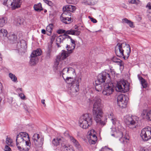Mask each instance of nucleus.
Listing matches in <instances>:
<instances>
[{
  "label": "nucleus",
  "instance_id": "obj_1",
  "mask_svg": "<svg viewBox=\"0 0 151 151\" xmlns=\"http://www.w3.org/2000/svg\"><path fill=\"white\" fill-rule=\"evenodd\" d=\"M101 100L99 97L96 96L93 99V114L96 122L101 126H103L106 125L107 122L106 117L108 116L111 120L114 119V114L111 110L106 112L105 114L106 117H103V112L101 109Z\"/></svg>",
  "mask_w": 151,
  "mask_h": 151
},
{
  "label": "nucleus",
  "instance_id": "obj_2",
  "mask_svg": "<svg viewBox=\"0 0 151 151\" xmlns=\"http://www.w3.org/2000/svg\"><path fill=\"white\" fill-rule=\"evenodd\" d=\"M75 75V70L72 68H65L62 71V76L64 79L68 84H71L70 87V92L73 95H75L79 91V83L82 79L81 76L79 75L76 77L74 81H70L69 79H72V77Z\"/></svg>",
  "mask_w": 151,
  "mask_h": 151
},
{
  "label": "nucleus",
  "instance_id": "obj_3",
  "mask_svg": "<svg viewBox=\"0 0 151 151\" xmlns=\"http://www.w3.org/2000/svg\"><path fill=\"white\" fill-rule=\"evenodd\" d=\"M115 50L116 55L120 57H123L125 60L129 57L131 52L129 45L125 42L118 43L115 46Z\"/></svg>",
  "mask_w": 151,
  "mask_h": 151
},
{
  "label": "nucleus",
  "instance_id": "obj_4",
  "mask_svg": "<svg viewBox=\"0 0 151 151\" xmlns=\"http://www.w3.org/2000/svg\"><path fill=\"white\" fill-rule=\"evenodd\" d=\"M93 120L91 115L85 114L81 116L79 120L80 126L83 129L88 128L92 124Z\"/></svg>",
  "mask_w": 151,
  "mask_h": 151
},
{
  "label": "nucleus",
  "instance_id": "obj_5",
  "mask_svg": "<svg viewBox=\"0 0 151 151\" xmlns=\"http://www.w3.org/2000/svg\"><path fill=\"white\" fill-rule=\"evenodd\" d=\"M124 119L125 123L131 129L136 128L138 125L139 118L136 116L126 115L124 117Z\"/></svg>",
  "mask_w": 151,
  "mask_h": 151
},
{
  "label": "nucleus",
  "instance_id": "obj_6",
  "mask_svg": "<svg viewBox=\"0 0 151 151\" xmlns=\"http://www.w3.org/2000/svg\"><path fill=\"white\" fill-rule=\"evenodd\" d=\"M21 143H25L26 145H31L29 137L28 134L26 132H21L17 135L16 139V145Z\"/></svg>",
  "mask_w": 151,
  "mask_h": 151
},
{
  "label": "nucleus",
  "instance_id": "obj_7",
  "mask_svg": "<svg viewBox=\"0 0 151 151\" xmlns=\"http://www.w3.org/2000/svg\"><path fill=\"white\" fill-rule=\"evenodd\" d=\"M21 0H4L3 4L9 8L11 7L12 10L20 7Z\"/></svg>",
  "mask_w": 151,
  "mask_h": 151
},
{
  "label": "nucleus",
  "instance_id": "obj_8",
  "mask_svg": "<svg viewBox=\"0 0 151 151\" xmlns=\"http://www.w3.org/2000/svg\"><path fill=\"white\" fill-rule=\"evenodd\" d=\"M106 80V83L110 81V77L109 74L105 72L99 74L97 76V80L95 81L96 84H101L105 82Z\"/></svg>",
  "mask_w": 151,
  "mask_h": 151
},
{
  "label": "nucleus",
  "instance_id": "obj_9",
  "mask_svg": "<svg viewBox=\"0 0 151 151\" xmlns=\"http://www.w3.org/2000/svg\"><path fill=\"white\" fill-rule=\"evenodd\" d=\"M41 52L42 51L40 49H38L32 52L30 60V64L31 65H34L38 62V59L37 57L41 55Z\"/></svg>",
  "mask_w": 151,
  "mask_h": 151
},
{
  "label": "nucleus",
  "instance_id": "obj_10",
  "mask_svg": "<svg viewBox=\"0 0 151 151\" xmlns=\"http://www.w3.org/2000/svg\"><path fill=\"white\" fill-rule=\"evenodd\" d=\"M141 137L142 139L147 141L151 139V128L148 127L142 129L141 131Z\"/></svg>",
  "mask_w": 151,
  "mask_h": 151
},
{
  "label": "nucleus",
  "instance_id": "obj_11",
  "mask_svg": "<svg viewBox=\"0 0 151 151\" xmlns=\"http://www.w3.org/2000/svg\"><path fill=\"white\" fill-rule=\"evenodd\" d=\"M112 83L110 82L103 84L104 89L102 91L103 94L105 96H109L114 91Z\"/></svg>",
  "mask_w": 151,
  "mask_h": 151
},
{
  "label": "nucleus",
  "instance_id": "obj_12",
  "mask_svg": "<svg viewBox=\"0 0 151 151\" xmlns=\"http://www.w3.org/2000/svg\"><path fill=\"white\" fill-rule=\"evenodd\" d=\"M116 88L118 89V91L123 92H125L129 90V87L127 84L126 82L124 80H121L117 82ZM117 90V88H116Z\"/></svg>",
  "mask_w": 151,
  "mask_h": 151
},
{
  "label": "nucleus",
  "instance_id": "obj_13",
  "mask_svg": "<svg viewBox=\"0 0 151 151\" xmlns=\"http://www.w3.org/2000/svg\"><path fill=\"white\" fill-rule=\"evenodd\" d=\"M128 98L124 95L121 94L119 95L117 98V104L119 106L122 108H125L126 107Z\"/></svg>",
  "mask_w": 151,
  "mask_h": 151
},
{
  "label": "nucleus",
  "instance_id": "obj_14",
  "mask_svg": "<svg viewBox=\"0 0 151 151\" xmlns=\"http://www.w3.org/2000/svg\"><path fill=\"white\" fill-rule=\"evenodd\" d=\"M34 145L37 147H41L43 144V138L40 137L39 134H35L32 137Z\"/></svg>",
  "mask_w": 151,
  "mask_h": 151
},
{
  "label": "nucleus",
  "instance_id": "obj_15",
  "mask_svg": "<svg viewBox=\"0 0 151 151\" xmlns=\"http://www.w3.org/2000/svg\"><path fill=\"white\" fill-rule=\"evenodd\" d=\"M70 54L65 50H63L61 54L56 57V59L57 62L60 61L61 60H64L70 55Z\"/></svg>",
  "mask_w": 151,
  "mask_h": 151
},
{
  "label": "nucleus",
  "instance_id": "obj_16",
  "mask_svg": "<svg viewBox=\"0 0 151 151\" xmlns=\"http://www.w3.org/2000/svg\"><path fill=\"white\" fill-rule=\"evenodd\" d=\"M65 14L63 13L60 17V19L62 22L65 24H69L72 22L71 17H66Z\"/></svg>",
  "mask_w": 151,
  "mask_h": 151
},
{
  "label": "nucleus",
  "instance_id": "obj_17",
  "mask_svg": "<svg viewBox=\"0 0 151 151\" xmlns=\"http://www.w3.org/2000/svg\"><path fill=\"white\" fill-rule=\"evenodd\" d=\"M76 9V8L75 6L69 5L64 6L63 9V11L73 12L75 11Z\"/></svg>",
  "mask_w": 151,
  "mask_h": 151
},
{
  "label": "nucleus",
  "instance_id": "obj_18",
  "mask_svg": "<svg viewBox=\"0 0 151 151\" xmlns=\"http://www.w3.org/2000/svg\"><path fill=\"white\" fill-rule=\"evenodd\" d=\"M141 115L144 118L151 121V111L147 112L146 110H143Z\"/></svg>",
  "mask_w": 151,
  "mask_h": 151
},
{
  "label": "nucleus",
  "instance_id": "obj_19",
  "mask_svg": "<svg viewBox=\"0 0 151 151\" xmlns=\"http://www.w3.org/2000/svg\"><path fill=\"white\" fill-rule=\"evenodd\" d=\"M81 33L80 31L77 30L70 29L67 31H66L65 33L67 34L71 35L76 36L79 35Z\"/></svg>",
  "mask_w": 151,
  "mask_h": 151
},
{
  "label": "nucleus",
  "instance_id": "obj_20",
  "mask_svg": "<svg viewBox=\"0 0 151 151\" xmlns=\"http://www.w3.org/2000/svg\"><path fill=\"white\" fill-rule=\"evenodd\" d=\"M70 141L73 142V145L78 149L81 150V146L77 140L73 137H71Z\"/></svg>",
  "mask_w": 151,
  "mask_h": 151
},
{
  "label": "nucleus",
  "instance_id": "obj_21",
  "mask_svg": "<svg viewBox=\"0 0 151 151\" xmlns=\"http://www.w3.org/2000/svg\"><path fill=\"white\" fill-rule=\"evenodd\" d=\"M137 77L139 80L142 87L143 88H146L147 87V84L146 81L144 79L142 76H140L139 75H137Z\"/></svg>",
  "mask_w": 151,
  "mask_h": 151
},
{
  "label": "nucleus",
  "instance_id": "obj_22",
  "mask_svg": "<svg viewBox=\"0 0 151 151\" xmlns=\"http://www.w3.org/2000/svg\"><path fill=\"white\" fill-rule=\"evenodd\" d=\"M60 61H58V62L57 63V62L55 59V63L54 65V70L55 72L60 71L62 68V65H59V62Z\"/></svg>",
  "mask_w": 151,
  "mask_h": 151
},
{
  "label": "nucleus",
  "instance_id": "obj_23",
  "mask_svg": "<svg viewBox=\"0 0 151 151\" xmlns=\"http://www.w3.org/2000/svg\"><path fill=\"white\" fill-rule=\"evenodd\" d=\"M89 137V142L91 144H94L96 143L97 140V138L95 134H92Z\"/></svg>",
  "mask_w": 151,
  "mask_h": 151
},
{
  "label": "nucleus",
  "instance_id": "obj_24",
  "mask_svg": "<svg viewBox=\"0 0 151 151\" xmlns=\"http://www.w3.org/2000/svg\"><path fill=\"white\" fill-rule=\"evenodd\" d=\"M64 40V39L62 35L59 36L56 39V44L58 47H61V46L60 45L62 42H63Z\"/></svg>",
  "mask_w": 151,
  "mask_h": 151
},
{
  "label": "nucleus",
  "instance_id": "obj_25",
  "mask_svg": "<svg viewBox=\"0 0 151 151\" xmlns=\"http://www.w3.org/2000/svg\"><path fill=\"white\" fill-rule=\"evenodd\" d=\"M98 0H84L83 3L85 4L94 5L97 3Z\"/></svg>",
  "mask_w": 151,
  "mask_h": 151
},
{
  "label": "nucleus",
  "instance_id": "obj_26",
  "mask_svg": "<svg viewBox=\"0 0 151 151\" xmlns=\"http://www.w3.org/2000/svg\"><path fill=\"white\" fill-rule=\"evenodd\" d=\"M14 24L17 26H19L22 24L23 23V19L20 17H18L15 18L14 20Z\"/></svg>",
  "mask_w": 151,
  "mask_h": 151
},
{
  "label": "nucleus",
  "instance_id": "obj_27",
  "mask_svg": "<svg viewBox=\"0 0 151 151\" xmlns=\"http://www.w3.org/2000/svg\"><path fill=\"white\" fill-rule=\"evenodd\" d=\"M8 38L10 41V42L13 43L16 40L17 37L16 35L14 34L10 33L8 37Z\"/></svg>",
  "mask_w": 151,
  "mask_h": 151
},
{
  "label": "nucleus",
  "instance_id": "obj_28",
  "mask_svg": "<svg viewBox=\"0 0 151 151\" xmlns=\"http://www.w3.org/2000/svg\"><path fill=\"white\" fill-rule=\"evenodd\" d=\"M122 23L127 24L131 28L134 27L133 22L126 18H124L122 19Z\"/></svg>",
  "mask_w": 151,
  "mask_h": 151
},
{
  "label": "nucleus",
  "instance_id": "obj_29",
  "mask_svg": "<svg viewBox=\"0 0 151 151\" xmlns=\"http://www.w3.org/2000/svg\"><path fill=\"white\" fill-rule=\"evenodd\" d=\"M52 52V46L51 45H49L47 50L46 52V58H50Z\"/></svg>",
  "mask_w": 151,
  "mask_h": 151
},
{
  "label": "nucleus",
  "instance_id": "obj_30",
  "mask_svg": "<svg viewBox=\"0 0 151 151\" xmlns=\"http://www.w3.org/2000/svg\"><path fill=\"white\" fill-rule=\"evenodd\" d=\"M75 45H67L66 47V49L67 51L70 53L71 54L73 52V50L75 48Z\"/></svg>",
  "mask_w": 151,
  "mask_h": 151
},
{
  "label": "nucleus",
  "instance_id": "obj_31",
  "mask_svg": "<svg viewBox=\"0 0 151 151\" xmlns=\"http://www.w3.org/2000/svg\"><path fill=\"white\" fill-rule=\"evenodd\" d=\"M115 59L113 60V62L117 63L118 65H119L121 69H123L124 63L123 62L119 59H116L117 61H115Z\"/></svg>",
  "mask_w": 151,
  "mask_h": 151
},
{
  "label": "nucleus",
  "instance_id": "obj_32",
  "mask_svg": "<svg viewBox=\"0 0 151 151\" xmlns=\"http://www.w3.org/2000/svg\"><path fill=\"white\" fill-rule=\"evenodd\" d=\"M53 28V25L52 24H50L46 27V31L48 33H47V34L48 35H50L51 33L52 28Z\"/></svg>",
  "mask_w": 151,
  "mask_h": 151
},
{
  "label": "nucleus",
  "instance_id": "obj_33",
  "mask_svg": "<svg viewBox=\"0 0 151 151\" xmlns=\"http://www.w3.org/2000/svg\"><path fill=\"white\" fill-rule=\"evenodd\" d=\"M34 9L37 12H40L42 10V5L40 3L37 4H35L34 6Z\"/></svg>",
  "mask_w": 151,
  "mask_h": 151
},
{
  "label": "nucleus",
  "instance_id": "obj_34",
  "mask_svg": "<svg viewBox=\"0 0 151 151\" xmlns=\"http://www.w3.org/2000/svg\"><path fill=\"white\" fill-rule=\"evenodd\" d=\"M119 134H120V138L119 140L121 143L124 144L125 142H127L128 139L127 138L122 137L123 133L122 132H119Z\"/></svg>",
  "mask_w": 151,
  "mask_h": 151
},
{
  "label": "nucleus",
  "instance_id": "obj_35",
  "mask_svg": "<svg viewBox=\"0 0 151 151\" xmlns=\"http://www.w3.org/2000/svg\"><path fill=\"white\" fill-rule=\"evenodd\" d=\"M61 140L60 138H57L56 139H54L52 142V144L55 146H57L59 145Z\"/></svg>",
  "mask_w": 151,
  "mask_h": 151
},
{
  "label": "nucleus",
  "instance_id": "obj_36",
  "mask_svg": "<svg viewBox=\"0 0 151 151\" xmlns=\"http://www.w3.org/2000/svg\"><path fill=\"white\" fill-rule=\"evenodd\" d=\"M7 32L6 30L4 29H1L0 30V36H3L4 37H6L7 36Z\"/></svg>",
  "mask_w": 151,
  "mask_h": 151
},
{
  "label": "nucleus",
  "instance_id": "obj_37",
  "mask_svg": "<svg viewBox=\"0 0 151 151\" xmlns=\"http://www.w3.org/2000/svg\"><path fill=\"white\" fill-rule=\"evenodd\" d=\"M9 76L13 82H17V78L14 75L10 73L9 74Z\"/></svg>",
  "mask_w": 151,
  "mask_h": 151
},
{
  "label": "nucleus",
  "instance_id": "obj_38",
  "mask_svg": "<svg viewBox=\"0 0 151 151\" xmlns=\"http://www.w3.org/2000/svg\"><path fill=\"white\" fill-rule=\"evenodd\" d=\"M6 19L4 18H0V27H2L6 23Z\"/></svg>",
  "mask_w": 151,
  "mask_h": 151
},
{
  "label": "nucleus",
  "instance_id": "obj_39",
  "mask_svg": "<svg viewBox=\"0 0 151 151\" xmlns=\"http://www.w3.org/2000/svg\"><path fill=\"white\" fill-rule=\"evenodd\" d=\"M63 149L64 151H74L73 150L70 146L68 147L65 145L63 146Z\"/></svg>",
  "mask_w": 151,
  "mask_h": 151
},
{
  "label": "nucleus",
  "instance_id": "obj_40",
  "mask_svg": "<svg viewBox=\"0 0 151 151\" xmlns=\"http://www.w3.org/2000/svg\"><path fill=\"white\" fill-rule=\"evenodd\" d=\"M30 145L27 146L28 147L26 149L22 148L20 146H18V145L17 146L18 150H19L20 151H28L30 148Z\"/></svg>",
  "mask_w": 151,
  "mask_h": 151
},
{
  "label": "nucleus",
  "instance_id": "obj_41",
  "mask_svg": "<svg viewBox=\"0 0 151 151\" xmlns=\"http://www.w3.org/2000/svg\"><path fill=\"white\" fill-rule=\"evenodd\" d=\"M129 3L139 4H141V2L139 0H129Z\"/></svg>",
  "mask_w": 151,
  "mask_h": 151
},
{
  "label": "nucleus",
  "instance_id": "obj_42",
  "mask_svg": "<svg viewBox=\"0 0 151 151\" xmlns=\"http://www.w3.org/2000/svg\"><path fill=\"white\" fill-rule=\"evenodd\" d=\"M101 84H96L95 86V89L98 91H100L102 89V87L101 85Z\"/></svg>",
  "mask_w": 151,
  "mask_h": 151
},
{
  "label": "nucleus",
  "instance_id": "obj_43",
  "mask_svg": "<svg viewBox=\"0 0 151 151\" xmlns=\"http://www.w3.org/2000/svg\"><path fill=\"white\" fill-rule=\"evenodd\" d=\"M101 150V151H113L111 149L109 148L106 146L102 148Z\"/></svg>",
  "mask_w": 151,
  "mask_h": 151
},
{
  "label": "nucleus",
  "instance_id": "obj_44",
  "mask_svg": "<svg viewBox=\"0 0 151 151\" xmlns=\"http://www.w3.org/2000/svg\"><path fill=\"white\" fill-rule=\"evenodd\" d=\"M88 136L89 137H90L92 135V134H96V132H95L94 130V129H91L88 132Z\"/></svg>",
  "mask_w": 151,
  "mask_h": 151
},
{
  "label": "nucleus",
  "instance_id": "obj_45",
  "mask_svg": "<svg viewBox=\"0 0 151 151\" xmlns=\"http://www.w3.org/2000/svg\"><path fill=\"white\" fill-rule=\"evenodd\" d=\"M6 142L7 145H10L12 142V139L10 138L7 137L6 139Z\"/></svg>",
  "mask_w": 151,
  "mask_h": 151
},
{
  "label": "nucleus",
  "instance_id": "obj_46",
  "mask_svg": "<svg viewBox=\"0 0 151 151\" xmlns=\"http://www.w3.org/2000/svg\"><path fill=\"white\" fill-rule=\"evenodd\" d=\"M63 13L65 14V15L66 16V17H71V13L70 12H68L67 11H63Z\"/></svg>",
  "mask_w": 151,
  "mask_h": 151
},
{
  "label": "nucleus",
  "instance_id": "obj_47",
  "mask_svg": "<svg viewBox=\"0 0 151 151\" xmlns=\"http://www.w3.org/2000/svg\"><path fill=\"white\" fill-rule=\"evenodd\" d=\"M56 36V35L55 34H53L52 35L51 37V38L50 39L51 42H50V45H52L53 42L54 40H55V38Z\"/></svg>",
  "mask_w": 151,
  "mask_h": 151
},
{
  "label": "nucleus",
  "instance_id": "obj_48",
  "mask_svg": "<svg viewBox=\"0 0 151 151\" xmlns=\"http://www.w3.org/2000/svg\"><path fill=\"white\" fill-rule=\"evenodd\" d=\"M63 37L65 40V39H70V38H71L70 36L68 35V34L65 33V34L62 35Z\"/></svg>",
  "mask_w": 151,
  "mask_h": 151
},
{
  "label": "nucleus",
  "instance_id": "obj_49",
  "mask_svg": "<svg viewBox=\"0 0 151 151\" xmlns=\"http://www.w3.org/2000/svg\"><path fill=\"white\" fill-rule=\"evenodd\" d=\"M64 135L65 136L67 137L70 140L71 137H73L72 136H70L68 132H65L64 133Z\"/></svg>",
  "mask_w": 151,
  "mask_h": 151
},
{
  "label": "nucleus",
  "instance_id": "obj_50",
  "mask_svg": "<svg viewBox=\"0 0 151 151\" xmlns=\"http://www.w3.org/2000/svg\"><path fill=\"white\" fill-rule=\"evenodd\" d=\"M66 31L63 29H59L57 31V32L59 34H60L62 33H65Z\"/></svg>",
  "mask_w": 151,
  "mask_h": 151
},
{
  "label": "nucleus",
  "instance_id": "obj_51",
  "mask_svg": "<svg viewBox=\"0 0 151 151\" xmlns=\"http://www.w3.org/2000/svg\"><path fill=\"white\" fill-rule=\"evenodd\" d=\"M88 18H89L91 20V21L93 22L94 23H96L97 22V21L95 19H94L93 18L91 17L90 16H89Z\"/></svg>",
  "mask_w": 151,
  "mask_h": 151
},
{
  "label": "nucleus",
  "instance_id": "obj_52",
  "mask_svg": "<svg viewBox=\"0 0 151 151\" xmlns=\"http://www.w3.org/2000/svg\"><path fill=\"white\" fill-rule=\"evenodd\" d=\"M5 151H11L10 148L7 145H6L4 148Z\"/></svg>",
  "mask_w": 151,
  "mask_h": 151
},
{
  "label": "nucleus",
  "instance_id": "obj_53",
  "mask_svg": "<svg viewBox=\"0 0 151 151\" xmlns=\"http://www.w3.org/2000/svg\"><path fill=\"white\" fill-rule=\"evenodd\" d=\"M70 40L72 44V45H75L76 46V42L75 41L73 40L71 38H70Z\"/></svg>",
  "mask_w": 151,
  "mask_h": 151
},
{
  "label": "nucleus",
  "instance_id": "obj_54",
  "mask_svg": "<svg viewBox=\"0 0 151 151\" xmlns=\"http://www.w3.org/2000/svg\"><path fill=\"white\" fill-rule=\"evenodd\" d=\"M146 7H148L149 9H151V3L150 2L148 3Z\"/></svg>",
  "mask_w": 151,
  "mask_h": 151
},
{
  "label": "nucleus",
  "instance_id": "obj_55",
  "mask_svg": "<svg viewBox=\"0 0 151 151\" xmlns=\"http://www.w3.org/2000/svg\"><path fill=\"white\" fill-rule=\"evenodd\" d=\"M121 6L124 8H127V6L124 3H122L120 4Z\"/></svg>",
  "mask_w": 151,
  "mask_h": 151
},
{
  "label": "nucleus",
  "instance_id": "obj_56",
  "mask_svg": "<svg viewBox=\"0 0 151 151\" xmlns=\"http://www.w3.org/2000/svg\"><path fill=\"white\" fill-rule=\"evenodd\" d=\"M68 4H72L73 2V0H66Z\"/></svg>",
  "mask_w": 151,
  "mask_h": 151
},
{
  "label": "nucleus",
  "instance_id": "obj_57",
  "mask_svg": "<svg viewBox=\"0 0 151 151\" xmlns=\"http://www.w3.org/2000/svg\"><path fill=\"white\" fill-rule=\"evenodd\" d=\"M140 151H149V150L147 148H142L140 149Z\"/></svg>",
  "mask_w": 151,
  "mask_h": 151
},
{
  "label": "nucleus",
  "instance_id": "obj_58",
  "mask_svg": "<svg viewBox=\"0 0 151 151\" xmlns=\"http://www.w3.org/2000/svg\"><path fill=\"white\" fill-rule=\"evenodd\" d=\"M19 96L20 98L22 99H24L25 98L24 95L23 94L21 93L19 94Z\"/></svg>",
  "mask_w": 151,
  "mask_h": 151
},
{
  "label": "nucleus",
  "instance_id": "obj_59",
  "mask_svg": "<svg viewBox=\"0 0 151 151\" xmlns=\"http://www.w3.org/2000/svg\"><path fill=\"white\" fill-rule=\"evenodd\" d=\"M48 5L52 6H53V3L50 1H49L48 4Z\"/></svg>",
  "mask_w": 151,
  "mask_h": 151
},
{
  "label": "nucleus",
  "instance_id": "obj_60",
  "mask_svg": "<svg viewBox=\"0 0 151 151\" xmlns=\"http://www.w3.org/2000/svg\"><path fill=\"white\" fill-rule=\"evenodd\" d=\"M2 88L3 86L2 84L0 82V93L2 92Z\"/></svg>",
  "mask_w": 151,
  "mask_h": 151
},
{
  "label": "nucleus",
  "instance_id": "obj_61",
  "mask_svg": "<svg viewBox=\"0 0 151 151\" xmlns=\"http://www.w3.org/2000/svg\"><path fill=\"white\" fill-rule=\"evenodd\" d=\"M114 120H111L112 121V122L113 124H116V119L115 118H114Z\"/></svg>",
  "mask_w": 151,
  "mask_h": 151
},
{
  "label": "nucleus",
  "instance_id": "obj_62",
  "mask_svg": "<svg viewBox=\"0 0 151 151\" xmlns=\"http://www.w3.org/2000/svg\"><path fill=\"white\" fill-rule=\"evenodd\" d=\"M42 33L44 34H46V31L45 29H42V30L41 31Z\"/></svg>",
  "mask_w": 151,
  "mask_h": 151
},
{
  "label": "nucleus",
  "instance_id": "obj_63",
  "mask_svg": "<svg viewBox=\"0 0 151 151\" xmlns=\"http://www.w3.org/2000/svg\"><path fill=\"white\" fill-rule=\"evenodd\" d=\"M41 102L43 104H45V100H42L41 101Z\"/></svg>",
  "mask_w": 151,
  "mask_h": 151
},
{
  "label": "nucleus",
  "instance_id": "obj_64",
  "mask_svg": "<svg viewBox=\"0 0 151 151\" xmlns=\"http://www.w3.org/2000/svg\"><path fill=\"white\" fill-rule=\"evenodd\" d=\"M44 2L46 4H48V2L49 1L47 0H43Z\"/></svg>",
  "mask_w": 151,
  "mask_h": 151
}]
</instances>
